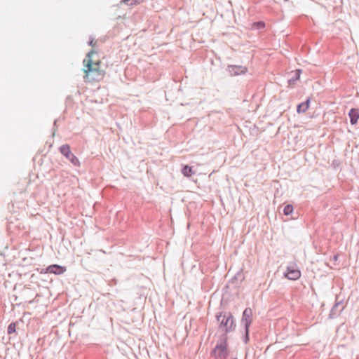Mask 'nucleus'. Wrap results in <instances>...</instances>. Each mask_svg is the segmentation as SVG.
I'll list each match as a JSON object with an SVG mask.
<instances>
[{"label":"nucleus","instance_id":"obj_1","mask_svg":"<svg viewBox=\"0 0 359 359\" xmlns=\"http://www.w3.org/2000/svg\"><path fill=\"white\" fill-rule=\"evenodd\" d=\"M96 52L91 50L83 60V79L86 83L99 82L104 78L106 74L105 71L101 68V61L94 58Z\"/></svg>","mask_w":359,"mask_h":359},{"label":"nucleus","instance_id":"obj_2","mask_svg":"<svg viewBox=\"0 0 359 359\" xmlns=\"http://www.w3.org/2000/svg\"><path fill=\"white\" fill-rule=\"evenodd\" d=\"M217 319L219 322V327L225 332H231L234 329L235 325L231 313H219L217 315Z\"/></svg>","mask_w":359,"mask_h":359},{"label":"nucleus","instance_id":"obj_3","mask_svg":"<svg viewBox=\"0 0 359 359\" xmlns=\"http://www.w3.org/2000/svg\"><path fill=\"white\" fill-rule=\"evenodd\" d=\"M214 355L215 359L226 358L228 355L226 340H224L220 344L216 346L214 349Z\"/></svg>","mask_w":359,"mask_h":359},{"label":"nucleus","instance_id":"obj_4","mask_svg":"<svg viewBox=\"0 0 359 359\" xmlns=\"http://www.w3.org/2000/svg\"><path fill=\"white\" fill-rule=\"evenodd\" d=\"M285 277L292 280H298L301 277V271L295 265L289 266L285 273Z\"/></svg>","mask_w":359,"mask_h":359},{"label":"nucleus","instance_id":"obj_5","mask_svg":"<svg viewBox=\"0 0 359 359\" xmlns=\"http://www.w3.org/2000/svg\"><path fill=\"white\" fill-rule=\"evenodd\" d=\"M228 72L231 76H239L245 74L248 72V68L241 65H230L228 67Z\"/></svg>","mask_w":359,"mask_h":359},{"label":"nucleus","instance_id":"obj_6","mask_svg":"<svg viewBox=\"0 0 359 359\" xmlns=\"http://www.w3.org/2000/svg\"><path fill=\"white\" fill-rule=\"evenodd\" d=\"M252 312L250 309H245L243 313L242 322L245 324L246 331L248 332V327L252 323Z\"/></svg>","mask_w":359,"mask_h":359},{"label":"nucleus","instance_id":"obj_7","mask_svg":"<svg viewBox=\"0 0 359 359\" xmlns=\"http://www.w3.org/2000/svg\"><path fill=\"white\" fill-rule=\"evenodd\" d=\"M66 271L65 267L57 264H53L47 267L46 273H54L57 275L62 274Z\"/></svg>","mask_w":359,"mask_h":359},{"label":"nucleus","instance_id":"obj_8","mask_svg":"<svg viewBox=\"0 0 359 359\" xmlns=\"http://www.w3.org/2000/svg\"><path fill=\"white\" fill-rule=\"evenodd\" d=\"M348 116L350 121L352 125L355 124L359 119V111L356 109H351L349 111Z\"/></svg>","mask_w":359,"mask_h":359},{"label":"nucleus","instance_id":"obj_9","mask_svg":"<svg viewBox=\"0 0 359 359\" xmlns=\"http://www.w3.org/2000/svg\"><path fill=\"white\" fill-rule=\"evenodd\" d=\"M310 104V99L309 98L305 102L301 103L297 106V112L304 113L308 110Z\"/></svg>","mask_w":359,"mask_h":359},{"label":"nucleus","instance_id":"obj_10","mask_svg":"<svg viewBox=\"0 0 359 359\" xmlns=\"http://www.w3.org/2000/svg\"><path fill=\"white\" fill-rule=\"evenodd\" d=\"M60 151L67 158H69L70 156L73 154L71 151L69 146L67 144L61 146Z\"/></svg>","mask_w":359,"mask_h":359},{"label":"nucleus","instance_id":"obj_11","mask_svg":"<svg viewBox=\"0 0 359 359\" xmlns=\"http://www.w3.org/2000/svg\"><path fill=\"white\" fill-rule=\"evenodd\" d=\"M182 174L187 177H191L194 174L193 168L187 165H184L182 170Z\"/></svg>","mask_w":359,"mask_h":359},{"label":"nucleus","instance_id":"obj_12","mask_svg":"<svg viewBox=\"0 0 359 359\" xmlns=\"http://www.w3.org/2000/svg\"><path fill=\"white\" fill-rule=\"evenodd\" d=\"M72 164H74L76 166L80 165V162L78 159V158L74 156V154L71 155L70 157L68 158Z\"/></svg>","mask_w":359,"mask_h":359},{"label":"nucleus","instance_id":"obj_13","mask_svg":"<svg viewBox=\"0 0 359 359\" xmlns=\"http://www.w3.org/2000/svg\"><path fill=\"white\" fill-rule=\"evenodd\" d=\"M293 212V207L291 205H287L283 210V212L285 215H289Z\"/></svg>","mask_w":359,"mask_h":359},{"label":"nucleus","instance_id":"obj_14","mask_svg":"<svg viewBox=\"0 0 359 359\" xmlns=\"http://www.w3.org/2000/svg\"><path fill=\"white\" fill-rule=\"evenodd\" d=\"M16 330V324L11 323L8 327V334H11L15 332Z\"/></svg>","mask_w":359,"mask_h":359},{"label":"nucleus","instance_id":"obj_15","mask_svg":"<svg viewBox=\"0 0 359 359\" xmlns=\"http://www.w3.org/2000/svg\"><path fill=\"white\" fill-rule=\"evenodd\" d=\"M301 72L302 71L300 69H297V72H296V80H299V79Z\"/></svg>","mask_w":359,"mask_h":359},{"label":"nucleus","instance_id":"obj_16","mask_svg":"<svg viewBox=\"0 0 359 359\" xmlns=\"http://www.w3.org/2000/svg\"><path fill=\"white\" fill-rule=\"evenodd\" d=\"M90 45H93V41H91L90 42Z\"/></svg>","mask_w":359,"mask_h":359}]
</instances>
